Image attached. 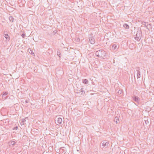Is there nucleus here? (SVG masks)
Masks as SVG:
<instances>
[{"instance_id": "obj_1", "label": "nucleus", "mask_w": 154, "mask_h": 154, "mask_svg": "<svg viewBox=\"0 0 154 154\" xmlns=\"http://www.w3.org/2000/svg\"><path fill=\"white\" fill-rule=\"evenodd\" d=\"M95 55L98 57H104L106 56V52L103 50L97 51L95 53Z\"/></svg>"}, {"instance_id": "obj_2", "label": "nucleus", "mask_w": 154, "mask_h": 154, "mask_svg": "<svg viewBox=\"0 0 154 154\" xmlns=\"http://www.w3.org/2000/svg\"><path fill=\"white\" fill-rule=\"evenodd\" d=\"M72 113L75 116H77V117H79L83 114V113L76 109H74L73 110Z\"/></svg>"}, {"instance_id": "obj_3", "label": "nucleus", "mask_w": 154, "mask_h": 154, "mask_svg": "<svg viewBox=\"0 0 154 154\" xmlns=\"http://www.w3.org/2000/svg\"><path fill=\"white\" fill-rule=\"evenodd\" d=\"M89 42L91 44H94L95 43V41L94 38L93 36L91 35H89Z\"/></svg>"}, {"instance_id": "obj_4", "label": "nucleus", "mask_w": 154, "mask_h": 154, "mask_svg": "<svg viewBox=\"0 0 154 154\" xmlns=\"http://www.w3.org/2000/svg\"><path fill=\"white\" fill-rule=\"evenodd\" d=\"M109 144V143L108 142H106V141H104L102 143V148H107L108 147V145Z\"/></svg>"}, {"instance_id": "obj_5", "label": "nucleus", "mask_w": 154, "mask_h": 154, "mask_svg": "<svg viewBox=\"0 0 154 154\" xmlns=\"http://www.w3.org/2000/svg\"><path fill=\"white\" fill-rule=\"evenodd\" d=\"M137 78H139L140 77V67H138L137 69Z\"/></svg>"}, {"instance_id": "obj_6", "label": "nucleus", "mask_w": 154, "mask_h": 154, "mask_svg": "<svg viewBox=\"0 0 154 154\" xmlns=\"http://www.w3.org/2000/svg\"><path fill=\"white\" fill-rule=\"evenodd\" d=\"M56 121H57V125L60 124L62 122V119L61 118H58L57 119Z\"/></svg>"}, {"instance_id": "obj_7", "label": "nucleus", "mask_w": 154, "mask_h": 154, "mask_svg": "<svg viewBox=\"0 0 154 154\" xmlns=\"http://www.w3.org/2000/svg\"><path fill=\"white\" fill-rule=\"evenodd\" d=\"M133 98L134 100L137 102H138L140 100L139 98L137 96H134L133 97Z\"/></svg>"}, {"instance_id": "obj_8", "label": "nucleus", "mask_w": 154, "mask_h": 154, "mask_svg": "<svg viewBox=\"0 0 154 154\" xmlns=\"http://www.w3.org/2000/svg\"><path fill=\"white\" fill-rule=\"evenodd\" d=\"M59 152L60 154H65L66 152L65 150L62 148H60Z\"/></svg>"}, {"instance_id": "obj_9", "label": "nucleus", "mask_w": 154, "mask_h": 154, "mask_svg": "<svg viewBox=\"0 0 154 154\" xmlns=\"http://www.w3.org/2000/svg\"><path fill=\"white\" fill-rule=\"evenodd\" d=\"M8 94V93L7 92H5L2 95V97L3 98H4L5 99H6L7 96H6L7 94Z\"/></svg>"}, {"instance_id": "obj_10", "label": "nucleus", "mask_w": 154, "mask_h": 154, "mask_svg": "<svg viewBox=\"0 0 154 154\" xmlns=\"http://www.w3.org/2000/svg\"><path fill=\"white\" fill-rule=\"evenodd\" d=\"M112 49L114 50H117L118 48L119 47L116 44H114L112 45Z\"/></svg>"}, {"instance_id": "obj_11", "label": "nucleus", "mask_w": 154, "mask_h": 154, "mask_svg": "<svg viewBox=\"0 0 154 154\" xmlns=\"http://www.w3.org/2000/svg\"><path fill=\"white\" fill-rule=\"evenodd\" d=\"M123 27L126 29H128L129 28V25L126 23H124L123 24Z\"/></svg>"}, {"instance_id": "obj_12", "label": "nucleus", "mask_w": 154, "mask_h": 154, "mask_svg": "<svg viewBox=\"0 0 154 154\" xmlns=\"http://www.w3.org/2000/svg\"><path fill=\"white\" fill-rule=\"evenodd\" d=\"M8 143L10 145H14L15 144L16 142H15L14 141H10Z\"/></svg>"}, {"instance_id": "obj_13", "label": "nucleus", "mask_w": 154, "mask_h": 154, "mask_svg": "<svg viewBox=\"0 0 154 154\" xmlns=\"http://www.w3.org/2000/svg\"><path fill=\"white\" fill-rule=\"evenodd\" d=\"M9 20L10 21L13 22L14 20V18L13 17L11 16H10L9 18Z\"/></svg>"}, {"instance_id": "obj_14", "label": "nucleus", "mask_w": 154, "mask_h": 154, "mask_svg": "<svg viewBox=\"0 0 154 154\" xmlns=\"http://www.w3.org/2000/svg\"><path fill=\"white\" fill-rule=\"evenodd\" d=\"M114 121L116 122V124H118L119 121V119H118V118L116 117L115 118V119L114 120Z\"/></svg>"}, {"instance_id": "obj_15", "label": "nucleus", "mask_w": 154, "mask_h": 154, "mask_svg": "<svg viewBox=\"0 0 154 154\" xmlns=\"http://www.w3.org/2000/svg\"><path fill=\"white\" fill-rule=\"evenodd\" d=\"M88 80L86 79H84L83 80L82 82L85 84H87L88 83Z\"/></svg>"}, {"instance_id": "obj_16", "label": "nucleus", "mask_w": 154, "mask_h": 154, "mask_svg": "<svg viewBox=\"0 0 154 154\" xmlns=\"http://www.w3.org/2000/svg\"><path fill=\"white\" fill-rule=\"evenodd\" d=\"M83 88H81L80 91L79 93H81V94H85V91L83 90Z\"/></svg>"}, {"instance_id": "obj_17", "label": "nucleus", "mask_w": 154, "mask_h": 154, "mask_svg": "<svg viewBox=\"0 0 154 154\" xmlns=\"http://www.w3.org/2000/svg\"><path fill=\"white\" fill-rule=\"evenodd\" d=\"M136 35L137 36L135 37V39L136 40L139 41L140 40L141 38L137 37V33Z\"/></svg>"}, {"instance_id": "obj_18", "label": "nucleus", "mask_w": 154, "mask_h": 154, "mask_svg": "<svg viewBox=\"0 0 154 154\" xmlns=\"http://www.w3.org/2000/svg\"><path fill=\"white\" fill-rule=\"evenodd\" d=\"M118 94L120 95L122 93V90L119 89L117 91Z\"/></svg>"}, {"instance_id": "obj_19", "label": "nucleus", "mask_w": 154, "mask_h": 154, "mask_svg": "<svg viewBox=\"0 0 154 154\" xmlns=\"http://www.w3.org/2000/svg\"><path fill=\"white\" fill-rule=\"evenodd\" d=\"M142 24L143 25H144V26L146 27L148 25V23H146V22H143L142 23Z\"/></svg>"}, {"instance_id": "obj_20", "label": "nucleus", "mask_w": 154, "mask_h": 154, "mask_svg": "<svg viewBox=\"0 0 154 154\" xmlns=\"http://www.w3.org/2000/svg\"><path fill=\"white\" fill-rule=\"evenodd\" d=\"M146 28L148 29H150V28L152 29V26L151 24H148V25L147 26Z\"/></svg>"}, {"instance_id": "obj_21", "label": "nucleus", "mask_w": 154, "mask_h": 154, "mask_svg": "<svg viewBox=\"0 0 154 154\" xmlns=\"http://www.w3.org/2000/svg\"><path fill=\"white\" fill-rule=\"evenodd\" d=\"M57 55L59 57H61V55L60 52L59 51H57Z\"/></svg>"}, {"instance_id": "obj_22", "label": "nucleus", "mask_w": 154, "mask_h": 154, "mask_svg": "<svg viewBox=\"0 0 154 154\" xmlns=\"http://www.w3.org/2000/svg\"><path fill=\"white\" fill-rule=\"evenodd\" d=\"M4 37L6 39L8 38L9 36L7 34H5L4 35Z\"/></svg>"}, {"instance_id": "obj_23", "label": "nucleus", "mask_w": 154, "mask_h": 154, "mask_svg": "<svg viewBox=\"0 0 154 154\" xmlns=\"http://www.w3.org/2000/svg\"><path fill=\"white\" fill-rule=\"evenodd\" d=\"M25 121V119H23V120L21 121L20 123L21 124L23 125L24 124V122Z\"/></svg>"}, {"instance_id": "obj_24", "label": "nucleus", "mask_w": 154, "mask_h": 154, "mask_svg": "<svg viewBox=\"0 0 154 154\" xmlns=\"http://www.w3.org/2000/svg\"><path fill=\"white\" fill-rule=\"evenodd\" d=\"M57 31L56 30H55L53 32V34L54 35H55L56 34V33H57Z\"/></svg>"}, {"instance_id": "obj_25", "label": "nucleus", "mask_w": 154, "mask_h": 154, "mask_svg": "<svg viewBox=\"0 0 154 154\" xmlns=\"http://www.w3.org/2000/svg\"><path fill=\"white\" fill-rule=\"evenodd\" d=\"M76 41L77 42H79V41H80V39L79 38H76Z\"/></svg>"}, {"instance_id": "obj_26", "label": "nucleus", "mask_w": 154, "mask_h": 154, "mask_svg": "<svg viewBox=\"0 0 154 154\" xmlns=\"http://www.w3.org/2000/svg\"><path fill=\"white\" fill-rule=\"evenodd\" d=\"M145 123L147 124L148 123H149L148 120H146L145 121Z\"/></svg>"}, {"instance_id": "obj_27", "label": "nucleus", "mask_w": 154, "mask_h": 154, "mask_svg": "<svg viewBox=\"0 0 154 154\" xmlns=\"http://www.w3.org/2000/svg\"><path fill=\"white\" fill-rule=\"evenodd\" d=\"M25 35V34H22L21 35L22 36L23 38L24 37Z\"/></svg>"}, {"instance_id": "obj_28", "label": "nucleus", "mask_w": 154, "mask_h": 154, "mask_svg": "<svg viewBox=\"0 0 154 154\" xmlns=\"http://www.w3.org/2000/svg\"><path fill=\"white\" fill-rule=\"evenodd\" d=\"M18 127L17 126H16L15 127L14 129V130H17V129Z\"/></svg>"}, {"instance_id": "obj_29", "label": "nucleus", "mask_w": 154, "mask_h": 154, "mask_svg": "<svg viewBox=\"0 0 154 154\" xmlns=\"http://www.w3.org/2000/svg\"><path fill=\"white\" fill-rule=\"evenodd\" d=\"M26 103H28L29 102V100H26L25 101Z\"/></svg>"}, {"instance_id": "obj_30", "label": "nucleus", "mask_w": 154, "mask_h": 154, "mask_svg": "<svg viewBox=\"0 0 154 154\" xmlns=\"http://www.w3.org/2000/svg\"><path fill=\"white\" fill-rule=\"evenodd\" d=\"M118 90V89H117L116 90V91H117Z\"/></svg>"}]
</instances>
